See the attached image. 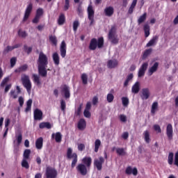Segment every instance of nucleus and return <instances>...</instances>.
I'll list each match as a JSON object with an SVG mask.
<instances>
[{
  "label": "nucleus",
  "instance_id": "6e6d98bb",
  "mask_svg": "<svg viewBox=\"0 0 178 178\" xmlns=\"http://www.w3.org/2000/svg\"><path fill=\"white\" fill-rule=\"evenodd\" d=\"M69 8H70V0H65L64 5V10H69Z\"/></svg>",
  "mask_w": 178,
  "mask_h": 178
},
{
  "label": "nucleus",
  "instance_id": "4be33fe9",
  "mask_svg": "<svg viewBox=\"0 0 178 178\" xmlns=\"http://www.w3.org/2000/svg\"><path fill=\"white\" fill-rule=\"evenodd\" d=\"M43 145H44V138H42V137L38 138L35 141L36 149H42Z\"/></svg>",
  "mask_w": 178,
  "mask_h": 178
},
{
  "label": "nucleus",
  "instance_id": "774afa93",
  "mask_svg": "<svg viewBox=\"0 0 178 178\" xmlns=\"http://www.w3.org/2000/svg\"><path fill=\"white\" fill-rule=\"evenodd\" d=\"M122 137L124 140H127V138H129V132H124L122 135Z\"/></svg>",
  "mask_w": 178,
  "mask_h": 178
},
{
  "label": "nucleus",
  "instance_id": "a211bd4d",
  "mask_svg": "<svg viewBox=\"0 0 178 178\" xmlns=\"http://www.w3.org/2000/svg\"><path fill=\"white\" fill-rule=\"evenodd\" d=\"M125 173H126V175H131L132 174V175H134V176H137V175H138V170L136 168H134L132 170L131 166H128L126 168Z\"/></svg>",
  "mask_w": 178,
  "mask_h": 178
},
{
  "label": "nucleus",
  "instance_id": "4c0bfd02",
  "mask_svg": "<svg viewBox=\"0 0 178 178\" xmlns=\"http://www.w3.org/2000/svg\"><path fill=\"white\" fill-rule=\"evenodd\" d=\"M101 147V140L97 139L95 142V152H98Z\"/></svg>",
  "mask_w": 178,
  "mask_h": 178
},
{
  "label": "nucleus",
  "instance_id": "a878e982",
  "mask_svg": "<svg viewBox=\"0 0 178 178\" xmlns=\"http://www.w3.org/2000/svg\"><path fill=\"white\" fill-rule=\"evenodd\" d=\"M131 92L133 94H138L140 92V82L137 81L133 85Z\"/></svg>",
  "mask_w": 178,
  "mask_h": 178
},
{
  "label": "nucleus",
  "instance_id": "680f3d73",
  "mask_svg": "<svg viewBox=\"0 0 178 178\" xmlns=\"http://www.w3.org/2000/svg\"><path fill=\"white\" fill-rule=\"evenodd\" d=\"M120 122L125 123V122H127V117H126V115H124L123 114H121V115H120Z\"/></svg>",
  "mask_w": 178,
  "mask_h": 178
},
{
  "label": "nucleus",
  "instance_id": "4468645a",
  "mask_svg": "<svg viewBox=\"0 0 178 178\" xmlns=\"http://www.w3.org/2000/svg\"><path fill=\"white\" fill-rule=\"evenodd\" d=\"M34 120H42V111L38 108H35L33 111Z\"/></svg>",
  "mask_w": 178,
  "mask_h": 178
},
{
  "label": "nucleus",
  "instance_id": "603ef678",
  "mask_svg": "<svg viewBox=\"0 0 178 178\" xmlns=\"http://www.w3.org/2000/svg\"><path fill=\"white\" fill-rule=\"evenodd\" d=\"M122 105L123 106H129V98L128 97H122Z\"/></svg>",
  "mask_w": 178,
  "mask_h": 178
},
{
  "label": "nucleus",
  "instance_id": "423d86ee",
  "mask_svg": "<svg viewBox=\"0 0 178 178\" xmlns=\"http://www.w3.org/2000/svg\"><path fill=\"white\" fill-rule=\"evenodd\" d=\"M58 176V171L52 167H47L46 168V177L47 178H56Z\"/></svg>",
  "mask_w": 178,
  "mask_h": 178
},
{
  "label": "nucleus",
  "instance_id": "58836bf2",
  "mask_svg": "<svg viewBox=\"0 0 178 178\" xmlns=\"http://www.w3.org/2000/svg\"><path fill=\"white\" fill-rule=\"evenodd\" d=\"M30 154H31V150L30 149H26L24 151V159H30Z\"/></svg>",
  "mask_w": 178,
  "mask_h": 178
},
{
  "label": "nucleus",
  "instance_id": "2f4dec72",
  "mask_svg": "<svg viewBox=\"0 0 178 178\" xmlns=\"http://www.w3.org/2000/svg\"><path fill=\"white\" fill-rule=\"evenodd\" d=\"M33 82L36 86H41V81H40V76L35 74L32 75Z\"/></svg>",
  "mask_w": 178,
  "mask_h": 178
},
{
  "label": "nucleus",
  "instance_id": "a19ab883",
  "mask_svg": "<svg viewBox=\"0 0 178 178\" xmlns=\"http://www.w3.org/2000/svg\"><path fill=\"white\" fill-rule=\"evenodd\" d=\"M72 26L73 30L76 33V31H77V29L80 27V22L79 21V19H76L75 21H74Z\"/></svg>",
  "mask_w": 178,
  "mask_h": 178
},
{
  "label": "nucleus",
  "instance_id": "37998d69",
  "mask_svg": "<svg viewBox=\"0 0 178 178\" xmlns=\"http://www.w3.org/2000/svg\"><path fill=\"white\" fill-rule=\"evenodd\" d=\"M173 158H174L173 152H170L168 155V165H173Z\"/></svg>",
  "mask_w": 178,
  "mask_h": 178
},
{
  "label": "nucleus",
  "instance_id": "c03bdc74",
  "mask_svg": "<svg viewBox=\"0 0 178 178\" xmlns=\"http://www.w3.org/2000/svg\"><path fill=\"white\" fill-rule=\"evenodd\" d=\"M13 46H7L3 51V54L4 55H6V54H9V52H10L11 51H13Z\"/></svg>",
  "mask_w": 178,
  "mask_h": 178
},
{
  "label": "nucleus",
  "instance_id": "f3484780",
  "mask_svg": "<svg viewBox=\"0 0 178 178\" xmlns=\"http://www.w3.org/2000/svg\"><path fill=\"white\" fill-rule=\"evenodd\" d=\"M60 56L62 58L66 57V42L63 40L60 47Z\"/></svg>",
  "mask_w": 178,
  "mask_h": 178
},
{
  "label": "nucleus",
  "instance_id": "c85d7f7f",
  "mask_svg": "<svg viewBox=\"0 0 178 178\" xmlns=\"http://www.w3.org/2000/svg\"><path fill=\"white\" fill-rule=\"evenodd\" d=\"M65 22H66V17H65V14L61 13L58 19V26H63V24H65Z\"/></svg>",
  "mask_w": 178,
  "mask_h": 178
},
{
  "label": "nucleus",
  "instance_id": "0eeeda50",
  "mask_svg": "<svg viewBox=\"0 0 178 178\" xmlns=\"http://www.w3.org/2000/svg\"><path fill=\"white\" fill-rule=\"evenodd\" d=\"M95 15V11L92 8V6H88V18L90 20V26H92L95 23L94 15Z\"/></svg>",
  "mask_w": 178,
  "mask_h": 178
},
{
  "label": "nucleus",
  "instance_id": "5701e85b",
  "mask_svg": "<svg viewBox=\"0 0 178 178\" xmlns=\"http://www.w3.org/2000/svg\"><path fill=\"white\" fill-rule=\"evenodd\" d=\"M87 126V124L86 122V120L81 118L79 120V121L78 122V129L79 130H84V129H86Z\"/></svg>",
  "mask_w": 178,
  "mask_h": 178
},
{
  "label": "nucleus",
  "instance_id": "3c124183",
  "mask_svg": "<svg viewBox=\"0 0 178 178\" xmlns=\"http://www.w3.org/2000/svg\"><path fill=\"white\" fill-rule=\"evenodd\" d=\"M24 51L26 52L28 55H29V54H31V52L33 51V47H29L26 44H24Z\"/></svg>",
  "mask_w": 178,
  "mask_h": 178
},
{
  "label": "nucleus",
  "instance_id": "e2e57ef3",
  "mask_svg": "<svg viewBox=\"0 0 178 178\" xmlns=\"http://www.w3.org/2000/svg\"><path fill=\"white\" fill-rule=\"evenodd\" d=\"M154 129L157 133H162V129H161V127L159 124H154Z\"/></svg>",
  "mask_w": 178,
  "mask_h": 178
},
{
  "label": "nucleus",
  "instance_id": "f704fd0d",
  "mask_svg": "<svg viewBox=\"0 0 178 178\" xmlns=\"http://www.w3.org/2000/svg\"><path fill=\"white\" fill-rule=\"evenodd\" d=\"M144 137H145V141L147 143V144H149L151 141V138H149V131L148 130L145 131L143 133Z\"/></svg>",
  "mask_w": 178,
  "mask_h": 178
},
{
  "label": "nucleus",
  "instance_id": "e433bc0d",
  "mask_svg": "<svg viewBox=\"0 0 178 178\" xmlns=\"http://www.w3.org/2000/svg\"><path fill=\"white\" fill-rule=\"evenodd\" d=\"M81 79L82 81L83 84L86 85L88 83V76H87V74L83 73L81 76Z\"/></svg>",
  "mask_w": 178,
  "mask_h": 178
},
{
  "label": "nucleus",
  "instance_id": "dca6fc26",
  "mask_svg": "<svg viewBox=\"0 0 178 178\" xmlns=\"http://www.w3.org/2000/svg\"><path fill=\"white\" fill-rule=\"evenodd\" d=\"M158 40H159V36L154 35L152 37V38L149 41V42L147 43L146 47L149 48V47H154V45H156V43L158 42Z\"/></svg>",
  "mask_w": 178,
  "mask_h": 178
},
{
  "label": "nucleus",
  "instance_id": "49530a36",
  "mask_svg": "<svg viewBox=\"0 0 178 178\" xmlns=\"http://www.w3.org/2000/svg\"><path fill=\"white\" fill-rule=\"evenodd\" d=\"M18 35L19 37H22V38H26L27 37V33L25 31H22V29H19L18 31Z\"/></svg>",
  "mask_w": 178,
  "mask_h": 178
},
{
  "label": "nucleus",
  "instance_id": "c756f323",
  "mask_svg": "<svg viewBox=\"0 0 178 178\" xmlns=\"http://www.w3.org/2000/svg\"><path fill=\"white\" fill-rule=\"evenodd\" d=\"M116 154L119 155V156H124L127 155L126 150L123 147H118L116 148Z\"/></svg>",
  "mask_w": 178,
  "mask_h": 178
},
{
  "label": "nucleus",
  "instance_id": "bf43d9fd",
  "mask_svg": "<svg viewBox=\"0 0 178 178\" xmlns=\"http://www.w3.org/2000/svg\"><path fill=\"white\" fill-rule=\"evenodd\" d=\"M83 115L85 116V118H88V119H90V118H91V113L90 112V110H84Z\"/></svg>",
  "mask_w": 178,
  "mask_h": 178
},
{
  "label": "nucleus",
  "instance_id": "473e14b6",
  "mask_svg": "<svg viewBox=\"0 0 178 178\" xmlns=\"http://www.w3.org/2000/svg\"><path fill=\"white\" fill-rule=\"evenodd\" d=\"M145 20H147V13H144L140 16L139 19H138V24H141L142 23H144Z\"/></svg>",
  "mask_w": 178,
  "mask_h": 178
},
{
  "label": "nucleus",
  "instance_id": "72a5a7b5",
  "mask_svg": "<svg viewBox=\"0 0 178 178\" xmlns=\"http://www.w3.org/2000/svg\"><path fill=\"white\" fill-rule=\"evenodd\" d=\"M143 31L145 33V37L147 38L149 37V24H145L143 26Z\"/></svg>",
  "mask_w": 178,
  "mask_h": 178
},
{
  "label": "nucleus",
  "instance_id": "7c9ffc66",
  "mask_svg": "<svg viewBox=\"0 0 178 178\" xmlns=\"http://www.w3.org/2000/svg\"><path fill=\"white\" fill-rule=\"evenodd\" d=\"M40 129H51L52 126L51 125V123L49 122H41L39 124Z\"/></svg>",
  "mask_w": 178,
  "mask_h": 178
},
{
  "label": "nucleus",
  "instance_id": "6ab92c4d",
  "mask_svg": "<svg viewBox=\"0 0 178 178\" xmlns=\"http://www.w3.org/2000/svg\"><path fill=\"white\" fill-rule=\"evenodd\" d=\"M113 13H115V10L113 9V7H112V6L106 7L104 9V14L108 17H111V16H113Z\"/></svg>",
  "mask_w": 178,
  "mask_h": 178
},
{
  "label": "nucleus",
  "instance_id": "de8ad7c7",
  "mask_svg": "<svg viewBox=\"0 0 178 178\" xmlns=\"http://www.w3.org/2000/svg\"><path fill=\"white\" fill-rule=\"evenodd\" d=\"M8 82H9V77H6V78H4V79L2 80V81H1V84H0V87H1V88H3V87H5V86H6V84H8Z\"/></svg>",
  "mask_w": 178,
  "mask_h": 178
},
{
  "label": "nucleus",
  "instance_id": "0e129e2a",
  "mask_svg": "<svg viewBox=\"0 0 178 178\" xmlns=\"http://www.w3.org/2000/svg\"><path fill=\"white\" fill-rule=\"evenodd\" d=\"M78 149L79 151H84L86 149V145L83 143H80L78 145Z\"/></svg>",
  "mask_w": 178,
  "mask_h": 178
},
{
  "label": "nucleus",
  "instance_id": "6e6552de",
  "mask_svg": "<svg viewBox=\"0 0 178 178\" xmlns=\"http://www.w3.org/2000/svg\"><path fill=\"white\" fill-rule=\"evenodd\" d=\"M104 162H105V159L102 156L99 157V159H95L93 162L94 167L96 168L97 170H102Z\"/></svg>",
  "mask_w": 178,
  "mask_h": 178
},
{
  "label": "nucleus",
  "instance_id": "9b49d317",
  "mask_svg": "<svg viewBox=\"0 0 178 178\" xmlns=\"http://www.w3.org/2000/svg\"><path fill=\"white\" fill-rule=\"evenodd\" d=\"M76 170L81 176H86L88 173L87 167L83 163H80L76 166Z\"/></svg>",
  "mask_w": 178,
  "mask_h": 178
},
{
  "label": "nucleus",
  "instance_id": "79ce46f5",
  "mask_svg": "<svg viewBox=\"0 0 178 178\" xmlns=\"http://www.w3.org/2000/svg\"><path fill=\"white\" fill-rule=\"evenodd\" d=\"M16 140L17 145H20V144H22V141H23V135L22 133H19L17 136H16Z\"/></svg>",
  "mask_w": 178,
  "mask_h": 178
},
{
  "label": "nucleus",
  "instance_id": "393cba45",
  "mask_svg": "<svg viewBox=\"0 0 178 178\" xmlns=\"http://www.w3.org/2000/svg\"><path fill=\"white\" fill-rule=\"evenodd\" d=\"M142 99H148L149 98V89L143 88L142 90Z\"/></svg>",
  "mask_w": 178,
  "mask_h": 178
},
{
  "label": "nucleus",
  "instance_id": "5fc2aeb1",
  "mask_svg": "<svg viewBox=\"0 0 178 178\" xmlns=\"http://www.w3.org/2000/svg\"><path fill=\"white\" fill-rule=\"evenodd\" d=\"M60 109L63 112L66 111V102L63 99L60 100Z\"/></svg>",
  "mask_w": 178,
  "mask_h": 178
},
{
  "label": "nucleus",
  "instance_id": "412c9836",
  "mask_svg": "<svg viewBox=\"0 0 178 178\" xmlns=\"http://www.w3.org/2000/svg\"><path fill=\"white\" fill-rule=\"evenodd\" d=\"M118 65H119L118 60H109L107 63V67H108V69H115Z\"/></svg>",
  "mask_w": 178,
  "mask_h": 178
},
{
  "label": "nucleus",
  "instance_id": "69168bd1",
  "mask_svg": "<svg viewBox=\"0 0 178 178\" xmlns=\"http://www.w3.org/2000/svg\"><path fill=\"white\" fill-rule=\"evenodd\" d=\"M174 165H175V166H178V152H177L175 154Z\"/></svg>",
  "mask_w": 178,
  "mask_h": 178
},
{
  "label": "nucleus",
  "instance_id": "864d4df0",
  "mask_svg": "<svg viewBox=\"0 0 178 178\" xmlns=\"http://www.w3.org/2000/svg\"><path fill=\"white\" fill-rule=\"evenodd\" d=\"M42 15H44V9H42V8H38L36 10L35 15L39 17H41V16H42Z\"/></svg>",
  "mask_w": 178,
  "mask_h": 178
},
{
  "label": "nucleus",
  "instance_id": "13d9d810",
  "mask_svg": "<svg viewBox=\"0 0 178 178\" xmlns=\"http://www.w3.org/2000/svg\"><path fill=\"white\" fill-rule=\"evenodd\" d=\"M83 108V104H81L79 107L77 108L76 111L75 112V115L76 116H80L81 115V108Z\"/></svg>",
  "mask_w": 178,
  "mask_h": 178
},
{
  "label": "nucleus",
  "instance_id": "9d476101",
  "mask_svg": "<svg viewBox=\"0 0 178 178\" xmlns=\"http://www.w3.org/2000/svg\"><path fill=\"white\" fill-rule=\"evenodd\" d=\"M61 94L64 95L66 99L70 98V88L67 85H63L60 86Z\"/></svg>",
  "mask_w": 178,
  "mask_h": 178
},
{
  "label": "nucleus",
  "instance_id": "7ed1b4c3",
  "mask_svg": "<svg viewBox=\"0 0 178 178\" xmlns=\"http://www.w3.org/2000/svg\"><path fill=\"white\" fill-rule=\"evenodd\" d=\"M67 159H72L71 163L72 169L76 168V165H77V162L79 161V157L76 153H73V149L70 147L67 148Z\"/></svg>",
  "mask_w": 178,
  "mask_h": 178
},
{
  "label": "nucleus",
  "instance_id": "338daca9",
  "mask_svg": "<svg viewBox=\"0 0 178 178\" xmlns=\"http://www.w3.org/2000/svg\"><path fill=\"white\" fill-rule=\"evenodd\" d=\"M85 111H91V102H88L86 103Z\"/></svg>",
  "mask_w": 178,
  "mask_h": 178
},
{
  "label": "nucleus",
  "instance_id": "ea45409f",
  "mask_svg": "<svg viewBox=\"0 0 178 178\" xmlns=\"http://www.w3.org/2000/svg\"><path fill=\"white\" fill-rule=\"evenodd\" d=\"M152 53V49H146L143 56V59H146Z\"/></svg>",
  "mask_w": 178,
  "mask_h": 178
},
{
  "label": "nucleus",
  "instance_id": "bb28decb",
  "mask_svg": "<svg viewBox=\"0 0 178 178\" xmlns=\"http://www.w3.org/2000/svg\"><path fill=\"white\" fill-rule=\"evenodd\" d=\"M29 69V65L27 64H24L21 65L19 67L15 70V73H22L23 72H26Z\"/></svg>",
  "mask_w": 178,
  "mask_h": 178
},
{
  "label": "nucleus",
  "instance_id": "1a4fd4ad",
  "mask_svg": "<svg viewBox=\"0 0 178 178\" xmlns=\"http://www.w3.org/2000/svg\"><path fill=\"white\" fill-rule=\"evenodd\" d=\"M31 12H33V3H30L27 6V7L25 10L24 18L22 19L23 23H24V22H27V20H29V17H30V15H31Z\"/></svg>",
  "mask_w": 178,
  "mask_h": 178
},
{
  "label": "nucleus",
  "instance_id": "aec40b11",
  "mask_svg": "<svg viewBox=\"0 0 178 178\" xmlns=\"http://www.w3.org/2000/svg\"><path fill=\"white\" fill-rule=\"evenodd\" d=\"M159 66V63L156 62L148 70V74L149 76H152L156 70H158V67Z\"/></svg>",
  "mask_w": 178,
  "mask_h": 178
},
{
  "label": "nucleus",
  "instance_id": "8fccbe9b",
  "mask_svg": "<svg viewBox=\"0 0 178 178\" xmlns=\"http://www.w3.org/2000/svg\"><path fill=\"white\" fill-rule=\"evenodd\" d=\"M28 159H23L22 161V168H25V169H29L30 168V165H29V162H27Z\"/></svg>",
  "mask_w": 178,
  "mask_h": 178
},
{
  "label": "nucleus",
  "instance_id": "4d7b16f0",
  "mask_svg": "<svg viewBox=\"0 0 178 178\" xmlns=\"http://www.w3.org/2000/svg\"><path fill=\"white\" fill-rule=\"evenodd\" d=\"M17 60V59L16 58V57H13L10 58V63L11 67H15Z\"/></svg>",
  "mask_w": 178,
  "mask_h": 178
},
{
  "label": "nucleus",
  "instance_id": "09e8293b",
  "mask_svg": "<svg viewBox=\"0 0 178 178\" xmlns=\"http://www.w3.org/2000/svg\"><path fill=\"white\" fill-rule=\"evenodd\" d=\"M107 102L108 103L113 102V99H115V96H113V94L108 93L106 97Z\"/></svg>",
  "mask_w": 178,
  "mask_h": 178
},
{
  "label": "nucleus",
  "instance_id": "b1692460",
  "mask_svg": "<svg viewBox=\"0 0 178 178\" xmlns=\"http://www.w3.org/2000/svg\"><path fill=\"white\" fill-rule=\"evenodd\" d=\"M52 58L54 65H56V66H59V64L60 63V60L58 52L54 53L52 55Z\"/></svg>",
  "mask_w": 178,
  "mask_h": 178
},
{
  "label": "nucleus",
  "instance_id": "2eb2a0df",
  "mask_svg": "<svg viewBox=\"0 0 178 178\" xmlns=\"http://www.w3.org/2000/svg\"><path fill=\"white\" fill-rule=\"evenodd\" d=\"M147 69H148V63H144L139 69L138 77H143L145 74Z\"/></svg>",
  "mask_w": 178,
  "mask_h": 178
},
{
  "label": "nucleus",
  "instance_id": "20e7f679",
  "mask_svg": "<svg viewBox=\"0 0 178 178\" xmlns=\"http://www.w3.org/2000/svg\"><path fill=\"white\" fill-rule=\"evenodd\" d=\"M21 81L23 86L24 87V88H26L27 92L30 94V92H31L32 85L31 81H30V77L29 76V75L24 74L23 76H22Z\"/></svg>",
  "mask_w": 178,
  "mask_h": 178
},
{
  "label": "nucleus",
  "instance_id": "c9c22d12",
  "mask_svg": "<svg viewBox=\"0 0 178 178\" xmlns=\"http://www.w3.org/2000/svg\"><path fill=\"white\" fill-rule=\"evenodd\" d=\"M156 111H158V102H154L152 105L151 113H152V115H155V112H156Z\"/></svg>",
  "mask_w": 178,
  "mask_h": 178
},
{
  "label": "nucleus",
  "instance_id": "f8f14e48",
  "mask_svg": "<svg viewBox=\"0 0 178 178\" xmlns=\"http://www.w3.org/2000/svg\"><path fill=\"white\" fill-rule=\"evenodd\" d=\"M166 135L168 140H173V126L168 124L166 127Z\"/></svg>",
  "mask_w": 178,
  "mask_h": 178
},
{
  "label": "nucleus",
  "instance_id": "f257e3e1",
  "mask_svg": "<svg viewBox=\"0 0 178 178\" xmlns=\"http://www.w3.org/2000/svg\"><path fill=\"white\" fill-rule=\"evenodd\" d=\"M48 63V56L44 52L40 51L37 60V65L38 74L41 77H47L48 76V70H49V69H47Z\"/></svg>",
  "mask_w": 178,
  "mask_h": 178
},
{
  "label": "nucleus",
  "instance_id": "a18cd8bd",
  "mask_svg": "<svg viewBox=\"0 0 178 178\" xmlns=\"http://www.w3.org/2000/svg\"><path fill=\"white\" fill-rule=\"evenodd\" d=\"M49 41L51 43H53L54 45H57V44H58V40L56 39V36H55V35H50Z\"/></svg>",
  "mask_w": 178,
  "mask_h": 178
},
{
  "label": "nucleus",
  "instance_id": "f03ea898",
  "mask_svg": "<svg viewBox=\"0 0 178 178\" xmlns=\"http://www.w3.org/2000/svg\"><path fill=\"white\" fill-rule=\"evenodd\" d=\"M104 47V38L100 37L97 40V38H92L89 44V49L90 51H95L97 48H102Z\"/></svg>",
  "mask_w": 178,
  "mask_h": 178
},
{
  "label": "nucleus",
  "instance_id": "cd10ccee",
  "mask_svg": "<svg viewBox=\"0 0 178 178\" xmlns=\"http://www.w3.org/2000/svg\"><path fill=\"white\" fill-rule=\"evenodd\" d=\"M52 138H55L56 143H61L62 142V134L60 132H57L55 134H53L51 135Z\"/></svg>",
  "mask_w": 178,
  "mask_h": 178
},
{
  "label": "nucleus",
  "instance_id": "ddd939ff",
  "mask_svg": "<svg viewBox=\"0 0 178 178\" xmlns=\"http://www.w3.org/2000/svg\"><path fill=\"white\" fill-rule=\"evenodd\" d=\"M92 163V159L90 156H85L82 159V164L85 165L86 168L90 169L91 164Z\"/></svg>",
  "mask_w": 178,
  "mask_h": 178
},
{
  "label": "nucleus",
  "instance_id": "052dcab7",
  "mask_svg": "<svg viewBox=\"0 0 178 178\" xmlns=\"http://www.w3.org/2000/svg\"><path fill=\"white\" fill-rule=\"evenodd\" d=\"M40 19H41L40 17H38V15H35V17L32 20V23H33V24H37L38 23H39Z\"/></svg>",
  "mask_w": 178,
  "mask_h": 178
},
{
  "label": "nucleus",
  "instance_id": "39448f33",
  "mask_svg": "<svg viewBox=\"0 0 178 178\" xmlns=\"http://www.w3.org/2000/svg\"><path fill=\"white\" fill-rule=\"evenodd\" d=\"M115 33H116V26H111V29L108 32V40H111V44H114V45L119 44V39L115 37Z\"/></svg>",
  "mask_w": 178,
  "mask_h": 178
}]
</instances>
